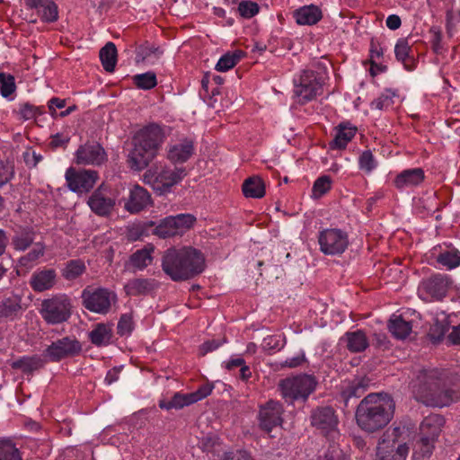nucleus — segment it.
<instances>
[{"mask_svg":"<svg viewBox=\"0 0 460 460\" xmlns=\"http://www.w3.org/2000/svg\"><path fill=\"white\" fill-rule=\"evenodd\" d=\"M164 140V129L157 124L140 128L133 137V147L128 155L131 169L141 171L146 168L157 155Z\"/></svg>","mask_w":460,"mask_h":460,"instance_id":"obj_1","label":"nucleus"},{"mask_svg":"<svg viewBox=\"0 0 460 460\" xmlns=\"http://www.w3.org/2000/svg\"><path fill=\"white\" fill-rule=\"evenodd\" d=\"M202 254L191 247L170 248L163 257V270L172 280L187 279L204 270Z\"/></svg>","mask_w":460,"mask_h":460,"instance_id":"obj_2","label":"nucleus"},{"mask_svg":"<svg viewBox=\"0 0 460 460\" xmlns=\"http://www.w3.org/2000/svg\"><path fill=\"white\" fill-rule=\"evenodd\" d=\"M404 425L392 426L380 437L376 448L375 460H406L409 447Z\"/></svg>","mask_w":460,"mask_h":460,"instance_id":"obj_3","label":"nucleus"},{"mask_svg":"<svg viewBox=\"0 0 460 460\" xmlns=\"http://www.w3.org/2000/svg\"><path fill=\"white\" fill-rule=\"evenodd\" d=\"M394 404L385 409L383 404H358L355 417L358 427L369 433L385 427L393 418Z\"/></svg>","mask_w":460,"mask_h":460,"instance_id":"obj_4","label":"nucleus"},{"mask_svg":"<svg viewBox=\"0 0 460 460\" xmlns=\"http://www.w3.org/2000/svg\"><path fill=\"white\" fill-rule=\"evenodd\" d=\"M294 96L298 103L314 99L321 92L323 77L313 69H305L294 77Z\"/></svg>","mask_w":460,"mask_h":460,"instance_id":"obj_5","label":"nucleus"},{"mask_svg":"<svg viewBox=\"0 0 460 460\" xmlns=\"http://www.w3.org/2000/svg\"><path fill=\"white\" fill-rule=\"evenodd\" d=\"M71 299L66 294H56L43 299L40 314L49 324H59L66 322L71 315Z\"/></svg>","mask_w":460,"mask_h":460,"instance_id":"obj_6","label":"nucleus"},{"mask_svg":"<svg viewBox=\"0 0 460 460\" xmlns=\"http://www.w3.org/2000/svg\"><path fill=\"white\" fill-rule=\"evenodd\" d=\"M185 168H170L164 165H155L145 173V179L154 183V188L161 193L170 192L172 186L178 184L186 176Z\"/></svg>","mask_w":460,"mask_h":460,"instance_id":"obj_7","label":"nucleus"},{"mask_svg":"<svg viewBox=\"0 0 460 460\" xmlns=\"http://www.w3.org/2000/svg\"><path fill=\"white\" fill-rule=\"evenodd\" d=\"M195 222L196 217L189 213L166 217L155 225L153 234L163 239L182 235L193 227Z\"/></svg>","mask_w":460,"mask_h":460,"instance_id":"obj_8","label":"nucleus"},{"mask_svg":"<svg viewBox=\"0 0 460 460\" xmlns=\"http://www.w3.org/2000/svg\"><path fill=\"white\" fill-rule=\"evenodd\" d=\"M316 382L312 376L299 375L286 378L280 384L283 396L289 400H306L314 390Z\"/></svg>","mask_w":460,"mask_h":460,"instance_id":"obj_9","label":"nucleus"},{"mask_svg":"<svg viewBox=\"0 0 460 460\" xmlns=\"http://www.w3.org/2000/svg\"><path fill=\"white\" fill-rule=\"evenodd\" d=\"M83 305L96 314H106L116 300L114 293L106 288L87 287L82 292Z\"/></svg>","mask_w":460,"mask_h":460,"instance_id":"obj_10","label":"nucleus"},{"mask_svg":"<svg viewBox=\"0 0 460 460\" xmlns=\"http://www.w3.org/2000/svg\"><path fill=\"white\" fill-rule=\"evenodd\" d=\"M82 350L81 343L73 337H64L52 342L45 350L49 361H59L78 355Z\"/></svg>","mask_w":460,"mask_h":460,"instance_id":"obj_11","label":"nucleus"},{"mask_svg":"<svg viewBox=\"0 0 460 460\" xmlns=\"http://www.w3.org/2000/svg\"><path fill=\"white\" fill-rule=\"evenodd\" d=\"M320 250L328 255L342 253L348 246V236L339 229H325L318 237Z\"/></svg>","mask_w":460,"mask_h":460,"instance_id":"obj_12","label":"nucleus"},{"mask_svg":"<svg viewBox=\"0 0 460 460\" xmlns=\"http://www.w3.org/2000/svg\"><path fill=\"white\" fill-rule=\"evenodd\" d=\"M449 280L446 276L438 275L423 280L418 288L420 298L426 302L442 299L448 289Z\"/></svg>","mask_w":460,"mask_h":460,"instance_id":"obj_13","label":"nucleus"},{"mask_svg":"<svg viewBox=\"0 0 460 460\" xmlns=\"http://www.w3.org/2000/svg\"><path fill=\"white\" fill-rule=\"evenodd\" d=\"M97 172L92 170L75 171L68 168L66 172V180L69 189L74 192H87L97 181Z\"/></svg>","mask_w":460,"mask_h":460,"instance_id":"obj_14","label":"nucleus"},{"mask_svg":"<svg viewBox=\"0 0 460 460\" xmlns=\"http://www.w3.org/2000/svg\"><path fill=\"white\" fill-rule=\"evenodd\" d=\"M107 159L103 147L98 143H85L78 147L75 153L77 164L101 165Z\"/></svg>","mask_w":460,"mask_h":460,"instance_id":"obj_15","label":"nucleus"},{"mask_svg":"<svg viewBox=\"0 0 460 460\" xmlns=\"http://www.w3.org/2000/svg\"><path fill=\"white\" fill-rule=\"evenodd\" d=\"M194 154L192 140L188 138L172 142L167 147V158L173 164H183Z\"/></svg>","mask_w":460,"mask_h":460,"instance_id":"obj_16","label":"nucleus"},{"mask_svg":"<svg viewBox=\"0 0 460 460\" xmlns=\"http://www.w3.org/2000/svg\"><path fill=\"white\" fill-rule=\"evenodd\" d=\"M282 412V404H262L259 413L261 429L269 433L280 425Z\"/></svg>","mask_w":460,"mask_h":460,"instance_id":"obj_17","label":"nucleus"},{"mask_svg":"<svg viewBox=\"0 0 460 460\" xmlns=\"http://www.w3.org/2000/svg\"><path fill=\"white\" fill-rule=\"evenodd\" d=\"M312 426L323 429L332 430L338 424V418L332 406H318L311 413Z\"/></svg>","mask_w":460,"mask_h":460,"instance_id":"obj_18","label":"nucleus"},{"mask_svg":"<svg viewBox=\"0 0 460 460\" xmlns=\"http://www.w3.org/2000/svg\"><path fill=\"white\" fill-rule=\"evenodd\" d=\"M57 282V272L54 269L43 268L34 271L30 279V286L35 292L51 289Z\"/></svg>","mask_w":460,"mask_h":460,"instance_id":"obj_19","label":"nucleus"},{"mask_svg":"<svg viewBox=\"0 0 460 460\" xmlns=\"http://www.w3.org/2000/svg\"><path fill=\"white\" fill-rule=\"evenodd\" d=\"M114 199L102 188L98 189L88 199L92 211L100 216L108 215L113 208Z\"/></svg>","mask_w":460,"mask_h":460,"instance_id":"obj_20","label":"nucleus"},{"mask_svg":"<svg viewBox=\"0 0 460 460\" xmlns=\"http://www.w3.org/2000/svg\"><path fill=\"white\" fill-rule=\"evenodd\" d=\"M151 204V197L146 190L140 186H134L129 192V198L125 208L130 213H137Z\"/></svg>","mask_w":460,"mask_h":460,"instance_id":"obj_21","label":"nucleus"},{"mask_svg":"<svg viewBox=\"0 0 460 460\" xmlns=\"http://www.w3.org/2000/svg\"><path fill=\"white\" fill-rule=\"evenodd\" d=\"M45 246L42 243H34L31 250L18 260L17 272L20 275L28 273L44 255Z\"/></svg>","mask_w":460,"mask_h":460,"instance_id":"obj_22","label":"nucleus"},{"mask_svg":"<svg viewBox=\"0 0 460 460\" xmlns=\"http://www.w3.org/2000/svg\"><path fill=\"white\" fill-rule=\"evenodd\" d=\"M423 180V170L420 168H413L404 170L399 173L394 180V185L400 190H404L420 185Z\"/></svg>","mask_w":460,"mask_h":460,"instance_id":"obj_23","label":"nucleus"},{"mask_svg":"<svg viewBox=\"0 0 460 460\" xmlns=\"http://www.w3.org/2000/svg\"><path fill=\"white\" fill-rule=\"evenodd\" d=\"M323 17L321 9L314 4L305 5L294 12V18L299 25H314Z\"/></svg>","mask_w":460,"mask_h":460,"instance_id":"obj_24","label":"nucleus"},{"mask_svg":"<svg viewBox=\"0 0 460 460\" xmlns=\"http://www.w3.org/2000/svg\"><path fill=\"white\" fill-rule=\"evenodd\" d=\"M443 424V417L439 415L429 416L425 418L420 424V436L428 438L436 442L440 435Z\"/></svg>","mask_w":460,"mask_h":460,"instance_id":"obj_25","label":"nucleus"},{"mask_svg":"<svg viewBox=\"0 0 460 460\" xmlns=\"http://www.w3.org/2000/svg\"><path fill=\"white\" fill-rule=\"evenodd\" d=\"M26 4L34 8L43 21L53 22L58 18V7L51 0H26Z\"/></svg>","mask_w":460,"mask_h":460,"instance_id":"obj_26","label":"nucleus"},{"mask_svg":"<svg viewBox=\"0 0 460 460\" xmlns=\"http://www.w3.org/2000/svg\"><path fill=\"white\" fill-rule=\"evenodd\" d=\"M357 128L349 123L340 124L336 128L335 137L330 144L332 149H343L353 138Z\"/></svg>","mask_w":460,"mask_h":460,"instance_id":"obj_27","label":"nucleus"},{"mask_svg":"<svg viewBox=\"0 0 460 460\" xmlns=\"http://www.w3.org/2000/svg\"><path fill=\"white\" fill-rule=\"evenodd\" d=\"M389 331L397 339L403 340L411 332V324L401 314H393L389 321Z\"/></svg>","mask_w":460,"mask_h":460,"instance_id":"obj_28","label":"nucleus"},{"mask_svg":"<svg viewBox=\"0 0 460 460\" xmlns=\"http://www.w3.org/2000/svg\"><path fill=\"white\" fill-rule=\"evenodd\" d=\"M411 53V48L408 40L404 38L399 39L394 46L395 58L407 70L413 69V66L411 64L413 59Z\"/></svg>","mask_w":460,"mask_h":460,"instance_id":"obj_29","label":"nucleus"},{"mask_svg":"<svg viewBox=\"0 0 460 460\" xmlns=\"http://www.w3.org/2000/svg\"><path fill=\"white\" fill-rule=\"evenodd\" d=\"M243 192L247 198L260 199L265 194V185L259 177H251L243 184Z\"/></svg>","mask_w":460,"mask_h":460,"instance_id":"obj_30","label":"nucleus"},{"mask_svg":"<svg viewBox=\"0 0 460 460\" xmlns=\"http://www.w3.org/2000/svg\"><path fill=\"white\" fill-rule=\"evenodd\" d=\"M112 331L110 325L99 323L90 332L89 338L96 346H106L111 340Z\"/></svg>","mask_w":460,"mask_h":460,"instance_id":"obj_31","label":"nucleus"},{"mask_svg":"<svg viewBox=\"0 0 460 460\" xmlns=\"http://www.w3.org/2000/svg\"><path fill=\"white\" fill-rule=\"evenodd\" d=\"M437 262L440 268L452 270L460 265V252L456 249H448L440 252L437 257Z\"/></svg>","mask_w":460,"mask_h":460,"instance_id":"obj_32","label":"nucleus"},{"mask_svg":"<svg viewBox=\"0 0 460 460\" xmlns=\"http://www.w3.org/2000/svg\"><path fill=\"white\" fill-rule=\"evenodd\" d=\"M345 339L348 349L352 352L363 351L368 346L367 339L361 331L347 332Z\"/></svg>","mask_w":460,"mask_h":460,"instance_id":"obj_33","label":"nucleus"},{"mask_svg":"<svg viewBox=\"0 0 460 460\" xmlns=\"http://www.w3.org/2000/svg\"><path fill=\"white\" fill-rule=\"evenodd\" d=\"M100 58L106 71L111 72L114 70L117 62V49L112 42H108L100 50Z\"/></svg>","mask_w":460,"mask_h":460,"instance_id":"obj_34","label":"nucleus"},{"mask_svg":"<svg viewBox=\"0 0 460 460\" xmlns=\"http://www.w3.org/2000/svg\"><path fill=\"white\" fill-rule=\"evenodd\" d=\"M212 387L208 385L201 386L196 392L188 394H176L173 402H198L210 394Z\"/></svg>","mask_w":460,"mask_h":460,"instance_id":"obj_35","label":"nucleus"},{"mask_svg":"<svg viewBox=\"0 0 460 460\" xmlns=\"http://www.w3.org/2000/svg\"><path fill=\"white\" fill-rule=\"evenodd\" d=\"M0 460H22L19 449L10 438L0 439Z\"/></svg>","mask_w":460,"mask_h":460,"instance_id":"obj_36","label":"nucleus"},{"mask_svg":"<svg viewBox=\"0 0 460 460\" xmlns=\"http://www.w3.org/2000/svg\"><path fill=\"white\" fill-rule=\"evenodd\" d=\"M395 98H398V96L394 91L385 90L371 102V109L388 110L394 103Z\"/></svg>","mask_w":460,"mask_h":460,"instance_id":"obj_37","label":"nucleus"},{"mask_svg":"<svg viewBox=\"0 0 460 460\" xmlns=\"http://www.w3.org/2000/svg\"><path fill=\"white\" fill-rule=\"evenodd\" d=\"M86 267L81 260H72L68 261L62 270V275L66 279L72 280L82 275Z\"/></svg>","mask_w":460,"mask_h":460,"instance_id":"obj_38","label":"nucleus"},{"mask_svg":"<svg viewBox=\"0 0 460 460\" xmlns=\"http://www.w3.org/2000/svg\"><path fill=\"white\" fill-rule=\"evenodd\" d=\"M153 247L137 251L131 257V262L137 269L142 270L152 262Z\"/></svg>","mask_w":460,"mask_h":460,"instance_id":"obj_39","label":"nucleus"},{"mask_svg":"<svg viewBox=\"0 0 460 460\" xmlns=\"http://www.w3.org/2000/svg\"><path fill=\"white\" fill-rule=\"evenodd\" d=\"M242 57L241 51L226 53L223 55L216 65V69L220 72H226L234 67Z\"/></svg>","mask_w":460,"mask_h":460,"instance_id":"obj_40","label":"nucleus"},{"mask_svg":"<svg viewBox=\"0 0 460 460\" xmlns=\"http://www.w3.org/2000/svg\"><path fill=\"white\" fill-rule=\"evenodd\" d=\"M435 441L430 440L428 438L420 437L416 441L415 444V449H414V456L416 458L420 457H429L434 450Z\"/></svg>","mask_w":460,"mask_h":460,"instance_id":"obj_41","label":"nucleus"},{"mask_svg":"<svg viewBox=\"0 0 460 460\" xmlns=\"http://www.w3.org/2000/svg\"><path fill=\"white\" fill-rule=\"evenodd\" d=\"M286 344L285 337L282 335H270L263 339L261 347L264 350L273 353L280 350Z\"/></svg>","mask_w":460,"mask_h":460,"instance_id":"obj_42","label":"nucleus"},{"mask_svg":"<svg viewBox=\"0 0 460 460\" xmlns=\"http://www.w3.org/2000/svg\"><path fill=\"white\" fill-rule=\"evenodd\" d=\"M135 84L143 90H150L157 84L156 75L153 72L137 74L133 77Z\"/></svg>","mask_w":460,"mask_h":460,"instance_id":"obj_43","label":"nucleus"},{"mask_svg":"<svg viewBox=\"0 0 460 460\" xmlns=\"http://www.w3.org/2000/svg\"><path fill=\"white\" fill-rule=\"evenodd\" d=\"M42 360L37 357H25L13 363V367L25 372H31L42 366Z\"/></svg>","mask_w":460,"mask_h":460,"instance_id":"obj_44","label":"nucleus"},{"mask_svg":"<svg viewBox=\"0 0 460 460\" xmlns=\"http://www.w3.org/2000/svg\"><path fill=\"white\" fill-rule=\"evenodd\" d=\"M149 283L146 279H133L125 286L126 291L129 296H137L145 293L149 289Z\"/></svg>","mask_w":460,"mask_h":460,"instance_id":"obj_45","label":"nucleus"},{"mask_svg":"<svg viewBox=\"0 0 460 460\" xmlns=\"http://www.w3.org/2000/svg\"><path fill=\"white\" fill-rule=\"evenodd\" d=\"M21 299L14 296L4 299L0 305V316H10L20 309Z\"/></svg>","mask_w":460,"mask_h":460,"instance_id":"obj_46","label":"nucleus"},{"mask_svg":"<svg viewBox=\"0 0 460 460\" xmlns=\"http://www.w3.org/2000/svg\"><path fill=\"white\" fill-rule=\"evenodd\" d=\"M199 447L203 452L215 453L220 447L219 438L216 435L208 434L199 439Z\"/></svg>","mask_w":460,"mask_h":460,"instance_id":"obj_47","label":"nucleus"},{"mask_svg":"<svg viewBox=\"0 0 460 460\" xmlns=\"http://www.w3.org/2000/svg\"><path fill=\"white\" fill-rule=\"evenodd\" d=\"M332 185V180L329 176L323 175L318 178L313 186V197L317 199L325 194Z\"/></svg>","mask_w":460,"mask_h":460,"instance_id":"obj_48","label":"nucleus"},{"mask_svg":"<svg viewBox=\"0 0 460 460\" xmlns=\"http://www.w3.org/2000/svg\"><path fill=\"white\" fill-rule=\"evenodd\" d=\"M376 161L370 151H365L360 155L358 158V166L360 170L367 173H370L374 169H376Z\"/></svg>","mask_w":460,"mask_h":460,"instance_id":"obj_49","label":"nucleus"},{"mask_svg":"<svg viewBox=\"0 0 460 460\" xmlns=\"http://www.w3.org/2000/svg\"><path fill=\"white\" fill-rule=\"evenodd\" d=\"M0 91L4 97H9L15 91L14 78L11 75L0 74Z\"/></svg>","mask_w":460,"mask_h":460,"instance_id":"obj_50","label":"nucleus"},{"mask_svg":"<svg viewBox=\"0 0 460 460\" xmlns=\"http://www.w3.org/2000/svg\"><path fill=\"white\" fill-rule=\"evenodd\" d=\"M259 5L251 1H243L238 5L240 15L245 19H250L259 13Z\"/></svg>","mask_w":460,"mask_h":460,"instance_id":"obj_51","label":"nucleus"},{"mask_svg":"<svg viewBox=\"0 0 460 460\" xmlns=\"http://www.w3.org/2000/svg\"><path fill=\"white\" fill-rule=\"evenodd\" d=\"M32 242L33 236L31 233H21L14 236L13 245L18 251H24L31 245V243H32Z\"/></svg>","mask_w":460,"mask_h":460,"instance_id":"obj_52","label":"nucleus"},{"mask_svg":"<svg viewBox=\"0 0 460 460\" xmlns=\"http://www.w3.org/2000/svg\"><path fill=\"white\" fill-rule=\"evenodd\" d=\"M133 330V320L130 314H123L118 323V333L128 336Z\"/></svg>","mask_w":460,"mask_h":460,"instance_id":"obj_53","label":"nucleus"},{"mask_svg":"<svg viewBox=\"0 0 460 460\" xmlns=\"http://www.w3.org/2000/svg\"><path fill=\"white\" fill-rule=\"evenodd\" d=\"M319 460H345L342 450L336 445H330Z\"/></svg>","mask_w":460,"mask_h":460,"instance_id":"obj_54","label":"nucleus"},{"mask_svg":"<svg viewBox=\"0 0 460 460\" xmlns=\"http://www.w3.org/2000/svg\"><path fill=\"white\" fill-rule=\"evenodd\" d=\"M305 354L304 350H300L297 352L295 356L286 358L282 363L281 366L283 367H297L301 366L304 362H305Z\"/></svg>","mask_w":460,"mask_h":460,"instance_id":"obj_55","label":"nucleus"},{"mask_svg":"<svg viewBox=\"0 0 460 460\" xmlns=\"http://www.w3.org/2000/svg\"><path fill=\"white\" fill-rule=\"evenodd\" d=\"M13 176V168L10 164L0 163V187L6 184Z\"/></svg>","mask_w":460,"mask_h":460,"instance_id":"obj_56","label":"nucleus"},{"mask_svg":"<svg viewBox=\"0 0 460 460\" xmlns=\"http://www.w3.org/2000/svg\"><path fill=\"white\" fill-rule=\"evenodd\" d=\"M393 399L386 393L369 394L360 402H392Z\"/></svg>","mask_w":460,"mask_h":460,"instance_id":"obj_57","label":"nucleus"},{"mask_svg":"<svg viewBox=\"0 0 460 460\" xmlns=\"http://www.w3.org/2000/svg\"><path fill=\"white\" fill-rule=\"evenodd\" d=\"M19 113L23 119L30 120L36 118L38 109L31 104L25 103L21 106Z\"/></svg>","mask_w":460,"mask_h":460,"instance_id":"obj_58","label":"nucleus"},{"mask_svg":"<svg viewBox=\"0 0 460 460\" xmlns=\"http://www.w3.org/2000/svg\"><path fill=\"white\" fill-rule=\"evenodd\" d=\"M70 137L68 134L58 133L52 136L50 146L53 147H60L68 143Z\"/></svg>","mask_w":460,"mask_h":460,"instance_id":"obj_59","label":"nucleus"},{"mask_svg":"<svg viewBox=\"0 0 460 460\" xmlns=\"http://www.w3.org/2000/svg\"><path fill=\"white\" fill-rule=\"evenodd\" d=\"M225 342V340L223 341H208L202 344L200 349L202 354H206L208 352L213 351L217 349L219 346H221Z\"/></svg>","mask_w":460,"mask_h":460,"instance_id":"obj_60","label":"nucleus"},{"mask_svg":"<svg viewBox=\"0 0 460 460\" xmlns=\"http://www.w3.org/2000/svg\"><path fill=\"white\" fill-rule=\"evenodd\" d=\"M385 24L390 30L395 31L400 28L402 21L398 15L391 14L386 18Z\"/></svg>","mask_w":460,"mask_h":460,"instance_id":"obj_61","label":"nucleus"},{"mask_svg":"<svg viewBox=\"0 0 460 460\" xmlns=\"http://www.w3.org/2000/svg\"><path fill=\"white\" fill-rule=\"evenodd\" d=\"M384 55V49L378 43L372 42L370 49V58L372 59V64H374L375 59L380 58Z\"/></svg>","mask_w":460,"mask_h":460,"instance_id":"obj_62","label":"nucleus"},{"mask_svg":"<svg viewBox=\"0 0 460 460\" xmlns=\"http://www.w3.org/2000/svg\"><path fill=\"white\" fill-rule=\"evenodd\" d=\"M448 339L454 344H460V325L453 327L448 334Z\"/></svg>","mask_w":460,"mask_h":460,"instance_id":"obj_63","label":"nucleus"},{"mask_svg":"<svg viewBox=\"0 0 460 460\" xmlns=\"http://www.w3.org/2000/svg\"><path fill=\"white\" fill-rule=\"evenodd\" d=\"M66 105L65 100L58 98H52L49 102V110L56 111L57 109H62Z\"/></svg>","mask_w":460,"mask_h":460,"instance_id":"obj_64","label":"nucleus"}]
</instances>
